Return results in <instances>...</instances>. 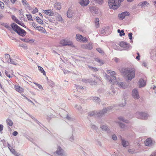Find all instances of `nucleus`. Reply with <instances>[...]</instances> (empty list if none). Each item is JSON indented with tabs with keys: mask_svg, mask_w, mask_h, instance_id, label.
Wrapping results in <instances>:
<instances>
[{
	"mask_svg": "<svg viewBox=\"0 0 156 156\" xmlns=\"http://www.w3.org/2000/svg\"><path fill=\"white\" fill-rule=\"evenodd\" d=\"M139 87H144L146 84V82L143 79H140L139 81Z\"/></svg>",
	"mask_w": 156,
	"mask_h": 156,
	"instance_id": "nucleus-18",
	"label": "nucleus"
},
{
	"mask_svg": "<svg viewBox=\"0 0 156 156\" xmlns=\"http://www.w3.org/2000/svg\"><path fill=\"white\" fill-rule=\"evenodd\" d=\"M55 7L58 10H60L61 8V4L60 3L57 2L55 3Z\"/></svg>",
	"mask_w": 156,
	"mask_h": 156,
	"instance_id": "nucleus-26",
	"label": "nucleus"
},
{
	"mask_svg": "<svg viewBox=\"0 0 156 156\" xmlns=\"http://www.w3.org/2000/svg\"><path fill=\"white\" fill-rule=\"evenodd\" d=\"M122 144L124 147H126L129 145L128 142L125 141L124 139H122Z\"/></svg>",
	"mask_w": 156,
	"mask_h": 156,
	"instance_id": "nucleus-21",
	"label": "nucleus"
},
{
	"mask_svg": "<svg viewBox=\"0 0 156 156\" xmlns=\"http://www.w3.org/2000/svg\"><path fill=\"white\" fill-rule=\"evenodd\" d=\"M91 128L93 129H94L95 130H96L98 129L97 127L94 124H91Z\"/></svg>",
	"mask_w": 156,
	"mask_h": 156,
	"instance_id": "nucleus-48",
	"label": "nucleus"
},
{
	"mask_svg": "<svg viewBox=\"0 0 156 156\" xmlns=\"http://www.w3.org/2000/svg\"><path fill=\"white\" fill-rule=\"evenodd\" d=\"M35 84L36 85H37V87H38L40 89H43V87H42V86L40 85V84H38L37 83H35Z\"/></svg>",
	"mask_w": 156,
	"mask_h": 156,
	"instance_id": "nucleus-63",
	"label": "nucleus"
},
{
	"mask_svg": "<svg viewBox=\"0 0 156 156\" xmlns=\"http://www.w3.org/2000/svg\"><path fill=\"white\" fill-rule=\"evenodd\" d=\"M15 90L19 93H22L23 92V89L21 88L20 86L17 85H15L14 87Z\"/></svg>",
	"mask_w": 156,
	"mask_h": 156,
	"instance_id": "nucleus-20",
	"label": "nucleus"
},
{
	"mask_svg": "<svg viewBox=\"0 0 156 156\" xmlns=\"http://www.w3.org/2000/svg\"><path fill=\"white\" fill-rule=\"evenodd\" d=\"M115 84L118 85L120 88L125 89L126 87V84L124 82H119L116 80V83Z\"/></svg>",
	"mask_w": 156,
	"mask_h": 156,
	"instance_id": "nucleus-16",
	"label": "nucleus"
},
{
	"mask_svg": "<svg viewBox=\"0 0 156 156\" xmlns=\"http://www.w3.org/2000/svg\"><path fill=\"white\" fill-rule=\"evenodd\" d=\"M85 48L86 49L91 50L92 49L93 47L92 44L89 43L86 45L85 46Z\"/></svg>",
	"mask_w": 156,
	"mask_h": 156,
	"instance_id": "nucleus-28",
	"label": "nucleus"
},
{
	"mask_svg": "<svg viewBox=\"0 0 156 156\" xmlns=\"http://www.w3.org/2000/svg\"><path fill=\"white\" fill-rule=\"evenodd\" d=\"M7 62L8 63L11 64L15 65H17V63L14 60H12L11 58H10V59H8L7 61Z\"/></svg>",
	"mask_w": 156,
	"mask_h": 156,
	"instance_id": "nucleus-25",
	"label": "nucleus"
},
{
	"mask_svg": "<svg viewBox=\"0 0 156 156\" xmlns=\"http://www.w3.org/2000/svg\"><path fill=\"white\" fill-rule=\"evenodd\" d=\"M118 123L121 128H124L125 127V125L124 124L121 123L120 122H118Z\"/></svg>",
	"mask_w": 156,
	"mask_h": 156,
	"instance_id": "nucleus-41",
	"label": "nucleus"
},
{
	"mask_svg": "<svg viewBox=\"0 0 156 156\" xmlns=\"http://www.w3.org/2000/svg\"><path fill=\"white\" fill-rule=\"evenodd\" d=\"M10 150V151L12 153V154L14 155L16 154V153L17 152L13 148H11V149Z\"/></svg>",
	"mask_w": 156,
	"mask_h": 156,
	"instance_id": "nucleus-49",
	"label": "nucleus"
},
{
	"mask_svg": "<svg viewBox=\"0 0 156 156\" xmlns=\"http://www.w3.org/2000/svg\"><path fill=\"white\" fill-rule=\"evenodd\" d=\"M118 33H119V36H122L125 35V33L124 32L123 30H120V29H118L117 30Z\"/></svg>",
	"mask_w": 156,
	"mask_h": 156,
	"instance_id": "nucleus-30",
	"label": "nucleus"
},
{
	"mask_svg": "<svg viewBox=\"0 0 156 156\" xmlns=\"http://www.w3.org/2000/svg\"><path fill=\"white\" fill-rule=\"evenodd\" d=\"M101 128L103 131H106L108 133L110 132V130L106 125H102L101 126Z\"/></svg>",
	"mask_w": 156,
	"mask_h": 156,
	"instance_id": "nucleus-19",
	"label": "nucleus"
},
{
	"mask_svg": "<svg viewBox=\"0 0 156 156\" xmlns=\"http://www.w3.org/2000/svg\"><path fill=\"white\" fill-rule=\"evenodd\" d=\"M119 45L120 47L123 48V50H125L128 51L132 48L130 44L123 41L120 42Z\"/></svg>",
	"mask_w": 156,
	"mask_h": 156,
	"instance_id": "nucleus-7",
	"label": "nucleus"
},
{
	"mask_svg": "<svg viewBox=\"0 0 156 156\" xmlns=\"http://www.w3.org/2000/svg\"><path fill=\"white\" fill-rule=\"evenodd\" d=\"M34 41V39H28V43H33Z\"/></svg>",
	"mask_w": 156,
	"mask_h": 156,
	"instance_id": "nucleus-64",
	"label": "nucleus"
},
{
	"mask_svg": "<svg viewBox=\"0 0 156 156\" xmlns=\"http://www.w3.org/2000/svg\"><path fill=\"white\" fill-rule=\"evenodd\" d=\"M75 108H76L77 110L79 111L80 112L81 114L84 113L86 112L87 111H84L82 109V107L80 105H76L74 107Z\"/></svg>",
	"mask_w": 156,
	"mask_h": 156,
	"instance_id": "nucleus-14",
	"label": "nucleus"
},
{
	"mask_svg": "<svg viewBox=\"0 0 156 156\" xmlns=\"http://www.w3.org/2000/svg\"><path fill=\"white\" fill-rule=\"evenodd\" d=\"M38 9L37 8H35L32 11V14H34L38 12Z\"/></svg>",
	"mask_w": 156,
	"mask_h": 156,
	"instance_id": "nucleus-47",
	"label": "nucleus"
},
{
	"mask_svg": "<svg viewBox=\"0 0 156 156\" xmlns=\"http://www.w3.org/2000/svg\"><path fill=\"white\" fill-rule=\"evenodd\" d=\"M48 84L50 86L52 87H53L54 86L55 84L53 83L52 81L51 80H49L48 81Z\"/></svg>",
	"mask_w": 156,
	"mask_h": 156,
	"instance_id": "nucleus-37",
	"label": "nucleus"
},
{
	"mask_svg": "<svg viewBox=\"0 0 156 156\" xmlns=\"http://www.w3.org/2000/svg\"><path fill=\"white\" fill-rule=\"evenodd\" d=\"M120 71L123 75L127 76V80L131 81L135 77V71L132 68H122L120 69Z\"/></svg>",
	"mask_w": 156,
	"mask_h": 156,
	"instance_id": "nucleus-1",
	"label": "nucleus"
},
{
	"mask_svg": "<svg viewBox=\"0 0 156 156\" xmlns=\"http://www.w3.org/2000/svg\"><path fill=\"white\" fill-rule=\"evenodd\" d=\"M83 38V36L79 34H77L76 35V38L77 41L78 40L81 41V38Z\"/></svg>",
	"mask_w": 156,
	"mask_h": 156,
	"instance_id": "nucleus-31",
	"label": "nucleus"
},
{
	"mask_svg": "<svg viewBox=\"0 0 156 156\" xmlns=\"http://www.w3.org/2000/svg\"><path fill=\"white\" fill-rule=\"evenodd\" d=\"M4 26L6 28H8L9 30H11V28L10 27L9 23H5L4 24Z\"/></svg>",
	"mask_w": 156,
	"mask_h": 156,
	"instance_id": "nucleus-43",
	"label": "nucleus"
},
{
	"mask_svg": "<svg viewBox=\"0 0 156 156\" xmlns=\"http://www.w3.org/2000/svg\"><path fill=\"white\" fill-rule=\"evenodd\" d=\"M95 61L100 63L101 65H102L103 64V63L102 61L101 60L99 59L98 58H96L95 59Z\"/></svg>",
	"mask_w": 156,
	"mask_h": 156,
	"instance_id": "nucleus-40",
	"label": "nucleus"
},
{
	"mask_svg": "<svg viewBox=\"0 0 156 156\" xmlns=\"http://www.w3.org/2000/svg\"><path fill=\"white\" fill-rule=\"evenodd\" d=\"M20 45L25 49H27V46L26 44H20Z\"/></svg>",
	"mask_w": 156,
	"mask_h": 156,
	"instance_id": "nucleus-51",
	"label": "nucleus"
},
{
	"mask_svg": "<svg viewBox=\"0 0 156 156\" xmlns=\"http://www.w3.org/2000/svg\"><path fill=\"white\" fill-rule=\"evenodd\" d=\"M132 95L135 99H139L140 98L138 92L136 89H134L132 90Z\"/></svg>",
	"mask_w": 156,
	"mask_h": 156,
	"instance_id": "nucleus-12",
	"label": "nucleus"
},
{
	"mask_svg": "<svg viewBox=\"0 0 156 156\" xmlns=\"http://www.w3.org/2000/svg\"><path fill=\"white\" fill-rule=\"evenodd\" d=\"M95 23L96 27H98L99 26V19L96 18L95 19Z\"/></svg>",
	"mask_w": 156,
	"mask_h": 156,
	"instance_id": "nucleus-38",
	"label": "nucleus"
},
{
	"mask_svg": "<svg viewBox=\"0 0 156 156\" xmlns=\"http://www.w3.org/2000/svg\"><path fill=\"white\" fill-rule=\"evenodd\" d=\"M89 0H82L80 1V4L82 6L87 5L89 3Z\"/></svg>",
	"mask_w": 156,
	"mask_h": 156,
	"instance_id": "nucleus-17",
	"label": "nucleus"
},
{
	"mask_svg": "<svg viewBox=\"0 0 156 156\" xmlns=\"http://www.w3.org/2000/svg\"><path fill=\"white\" fill-rule=\"evenodd\" d=\"M89 68L93 69L94 71L95 72H96L97 71H98V69L96 67H91L90 66H89Z\"/></svg>",
	"mask_w": 156,
	"mask_h": 156,
	"instance_id": "nucleus-59",
	"label": "nucleus"
},
{
	"mask_svg": "<svg viewBox=\"0 0 156 156\" xmlns=\"http://www.w3.org/2000/svg\"><path fill=\"white\" fill-rule=\"evenodd\" d=\"M29 115L30 117L32 119L34 120V121L38 124L40 125V124L41 123L37 119H36L34 116L32 115Z\"/></svg>",
	"mask_w": 156,
	"mask_h": 156,
	"instance_id": "nucleus-35",
	"label": "nucleus"
},
{
	"mask_svg": "<svg viewBox=\"0 0 156 156\" xmlns=\"http://www.w3.org/2000/svg\"><path fill=\"white\" fill-rule=\"evenodd\" d=\"M112 107H108L106 108H104L102 110L99 112H97L96 114L97 116L100 117L104 115L107 112L112 108Z\"/></svg>",
	"mask_w": 156,
	"mask_h": 156,
	"instance_id": "nucleus-6",
	"label": "nucleus"
},
{
	"mask_svg": "<svg viewBox=\"0 0 156 156\" xmlns=\"http://www.w3.org/2000/svg\"><path fill=\"white\" fill-rule=\"evenodd\" d=\"M38 67L39 71L42 73L44 75H46L45 72L43 68L40 66H38Z\"/></svg>",
	"mask_w": 156,
	"mask_h": 156,
	"instance_id": "nucleus-27",
	"label": "nucleus"
},
{
	"mask_svg": "<svg viewBox=\"0 0 156 156\" xmlns=\"http://www.w3.org/2000/svg\"><path fill=\"white\" fill-rule=\"evenodd\" d=\"M12 29L16 32L19 35L24 37L25 36L27 32L23 29L14 23H12L11 24Z\"/></svg>",
	"mask_w": 156,
	"mask_h": 156,
	"instance_id": "nucleus-2",
	"label": "nucleus"
},
{
	"mask_svg": "<svg viewBox=\"0 0 156 156\" xmlns=\"http://www.w3.org/2000/svg\"><path fill=\"white\" fill-rule=\"evenodd\" d=\"M108 73L111 75L109 76L107 74H106V77L107 79L110 83H112L113 84H115L116 82V78L115 76H114V75L115 73L114 71L110 70H108L107 71Z\"/></svg>",
	"mask_w": 156,
	"mask_h": 156,
	"instance_id": "nucleus-4",
	"label": "nucleus"
},
{
	"mask_svg": "<svg viewBox=\"0 0 156 156\" xmlns=\"http://www.w3.org/2000/svg\"><path fill=\"white\" fill-rule=\"evenodd\" d=\"M38 30L39 31H42L43 32H44V31H45V29L44 27L41 26L40 27L39 29H38Z\"/></svg>",
	"mask_w": 156,
	"mask_h": 156,
	"instance_id": "nucleus-58",
	"label": "nucleus"
},
{
	"mask_svg": "<svg viewBox=\"0 0 156 156\" xmlns=\"http://www.w3.org/2000/svg\"><path fill=\"white\" fill-rule=\"evenodd\" d=\"M36 19L37 21L40 24H42L43 23V21L40 19L39 17L37 16L36 17Z\"/></svg>",
	"mask_w": 156,
	"mask_h": 156,
	"instance_id": "nucleus-29",
	"label": "nucleus"
},
{
	"mask_svg": "<svg viewBox=\"0 0 156 156\" xmlns=\"http://www.w3.org/2000/svg\"><path fill=\"white\" fill-rule=\"evenodd\" d=\"M5 57L7 59L8 58L9 59H10L11 58L10 55L9 54H5Z\"/></svg>",
	"mask_w": 156,
	"mask_h": 156,
	"instance_id": "nucleus-57",
	"label": "nucleus"
},
{
	"mask_svg": "<svg viewBox=\"0 0 156 156\" xmlns=\"http://www.w3.org/2000/svg\"><path fill=\"white\" fill-rule=\"evenodd\" d=\"M94 77V78H90L88 80H86V82H88L90 83H91V85H95L97 84V80H99L100 78L98 76H96L93 75Z\"/></svg>",
	"mask_w": 156,
	"mask_h": 156,
	"instance_id": "nucleus-8",
	"label": "nucleus"
},
{
	"mask_svg": "<svg viewBox=\"0 0 156 156\" xmlns=\"http://www.w3.org/2000/svg\"><path fill=\"white\" fill-rule=\"evenodd\" d=\"M144 143L146 146H151L152 145V140L151 138H148L145 141Z\"/></svg>",
	"mask_w": 156,
	"mask_h": 156,
	"instance_id": "nucleus-15",
	"label": "nucleus"
},
{
	"mask_svg": "<svg viewBox=\"0 0 156 156\" xmlns=\"http://www.w3.org/2000/svg\"><path fill=\"white\" fill-rule=\"evenodd\" d=\"M96 50L99 53H101L102 54L104 53V52L103 51V50L100 48H97Z\"/></svg>",
	"mask_w": 156,
	"mask_h": 156,
	"instance_id": "nucleus-42",
	"label": "nucleus"
},
{
	"mask_svg": "<svg viewBox=\"0 0 156 156\" xmlns=\"http://www.w3.org/2000/svg\"><path fill=\"white\" fill-rule=\"evenodd\" d=\"M23 12V9H21L20 10H19V13L20 16L22 15L23 16H24Z\"/></svg>",
	"mask_w": 156,
	"mask_h": 156,
	"instance_id": "nucleus-56",
	"label": "nucleus"
},
{
	"mask_svg": "<svg viewBox=\"0 0 156 156\" xmlns=\"http://www.w3.org/2000/svg\"><path fill=\"white\" fill-rule=\"evenodd\" d=\"M129 13L127 12H124L121 14H119L118 15L119 18L120 20H123L125 16H129Z\"/></svg>",
	"mask_w": 156,
	"mask_h": 156,
	"instance_id": "nucleus-13",
	"label": "nucleus"
},
{
	"mask_svg": "<svg viewBox=\"0 0 156 156\" xmlns=\"http://www.w3.org/2000/svg\"><path fill=\"white\" fill-rule=\"evenodd\" d=\"M67 16L68 18H70L72 17L73 15L72 13H69L68 11L67 12Z\"/></svg>",
	"mask_w": 156,
	"mask_h": 156,
	"instance_id": "nucleus-44",
	"label": "nucleus"
},
{
	"mask_svg": "<svg viewBox=\"0 0 156 156\" xmlns=\"http://www.w3.org/2000/svg\"><path fill=\"white\" fill-rule=\"evenodd\" d=\"M44 12L45 14L49 15L52 16L53 15V13L51 10H44Z\"/></svg>",
	"mask_w": 156,
	"mask_h": 156,
	"instance_id": "nucleus-24",
	"label": "nucleus"
},
{
	"mask_svg": "<svg viewBox=\"0 0 156 156\" xmlns=\"http://www.w3.org/2000/svg\"><path fill=\"white\" fill-rule=\"evenodd\" d=\"M92 100L93 101L97 103H100L101 101L100 98L97 97H94L93 98Z\"/></svg>",
	"mask_w": 156,
	"mask_h": 156,
	"instance_id": "nucleus-22",
	"label": "nucleus"
},
{
	"mask_svg": "<svg viewBox=\"0 0 156 156\" xmlns=\"http://www.w3.org/2000/svg\"><path fill=\"white\" fill-rule=\"evenodd\" d=\"M11 18L13 20L18 24L23 27H24L27 28L24 23L19 21L14 15H11Z\"/></svg>",
	"mask_w": 156,
	"mask_h": 156,
	"instance_id": "nucleus-10",
	"label": "nucleus"
},
{
	"mask_svg": "<svg viewBox=\"0 0 156 156\" xmlns=\"http://www.w3.org/2000/svg\"><path fill=\"white\" fill-rule=\"evenodd\" d=\"M140 5L142 7H143L145 6V5L146 4H148V3L147 2V1H145L144 2H141L140 3Z\"/></svg>",
	"mask_w": 156,
	"mask_h": 156,
	"instance_id": "nucleus-36",
	"label": "nucleus"
},
{
	"mask_svg": "<svg viewBox=\"0 0 156 156\" xmlns=\"http://www.w3.org/2000/svg\"><path fill=\"white\" fill-rule=\"evenodd\" d=\"M75 86H76V89L78 90V89H80L81 90H83V87H82L81 86H80L79 85H75Z\"/></svg>",
	"mask_w": 156,
	"mask_h": 156,
	"instance_id": "nucleus-50",
	"label": "nucleus"
},
{
	"mask_svg": "<svg viewBox=\"0 0 156 156\" xmlns=\"http://www.w3.org/2000/svg\"><path fill=\"white\" fill-rule=\"evenodd\" d=\"M128 152L130 153L133 154L135 153V151L132 149H129L128 150Z\"/></svg>",
	"mask_w": 156,
	"mask_h": 156,
	"instance_id": "nucleus-61",
	"label": "nucleus"
},
{
	"mask_svg": "<svg viewBox=\"0 0 156 156\" xmlns=\"http://www.w3.org/2000/svg\"><path fill=\"white\" fill-rule=\"evenodd\" d=\"M100 33L104 35L105 34V29H102L100 31Z\"/></svg>",
	"mask_w": 156,
	"mask_h": 156,
	"instance_id": "nucleus-54",
	"label": "nucleus"
},
{
	"mask_svg": "<svg viewBox=\"0 0 156 156\" xmlns=\"http://www.w3.org/2000/svg\"><path fill=\"white\" fill-rule=\"evenodd\" d=\"M26 16L29 20H33L32 17L31 15L26 14Z\"/></svg>",
	"mask_w": 156,
	"mask_h": 156,
	"instance_id": "nucleus-39",
	"label": "nucleus"
},
{
	"mask_svg": "<svg viewBox=\"0 0 156 156\" xmlns=\"http://www.w3.org/2000/svg\"><path fill=\"white\" fill-rule=\"evenodd\" d=\"M7 124L9 126H11L13 125L12 121L10 119H8L6 120Z\"/></svg>",
	"mask_w": 156,
	"mask_h": 156,
	"instance_id": "nucleus-33",
	"label": "nucleus"
},
{
	"mask_svg": "<svg viewBox=\"0 0 156 156\" xmlns=\"http://www.w3.org/2000/svg\"><path fill=\"white\" fill-rule=\"evenodd\" d=\"M22 2L24 5H27L28 7H29V8H30V7L29 6V4L26 0H22Z\"/></svg>",
	"mask_w": 156,
	"mask_h": 156,
	"instance_id": "nucleus-34",
	"label": "nucleus"
},
{
	"mask_svg": "<svg viewBox=\"0 0 156 156\" xmlns=\"http://www.w3.org/2000/svg\"><path fill=\"white\" fill-rule=\"evenodd\" d=\"M132 35H133V34L131 32L129 33L128 34V36L129 37V38L130 40H131L132 39V38H133Z\"/></svg>",
	"mask_w": 156,
	"mask_h": 156,
	"instance_id": "nucleus-55",
	"label": "nucleus"
},
{
	"mask_svg": "<svg viewBox=\"0 0 156 156\" xmlns=\"http://www.w3.org/2000/svg\"><path fill=\"white\" fill-rule=\"evenodd\" d=\"M124 0H109L108 4L110 8L115 10L117 9Z\"/></svg>",
	"mask_w": 156,
	"mask_h": 156,
	"instance_id": "nucleus-3",
	"label": "nucleus"
},
{
	"mask_svg": "<svg viewBox=\"0 0 156 156\" xmlns=\"http://www.w3.org/2000/svg\"><path fill=\"white\" fill-rule=\"evenodd\" d=\"M136 117L140 119L146 120L147 119L149 115L147 113L144 112H137L136 113Z\"/></svg>",
	"mask_w": 156,
	"mask_h": 156,
	"instance_id": "nucleus-5",
	"label": "nucleus"
},
{
	"mask_svg": "<svg viewBox=\"0 0 156 156\" xmlns=\"http://www.w3.org/2000/svg\"><path fill=\"white\" fill-rule=\"evenodd\" d=\"M5 75L9 78H12V76L11 75L9 74V73L6 70L5 71Z\"/></svg>",
	"mask_w": 156,
	"mask_h": 156,
	"instance_id": "nucleus-52",
	"label": "nucleus"
},
{
	"mask_svg": "<svg viewBox=\"0 0 156 156\" xmlns=\"http://www.w3.org/2000/svg\"><path fill=\"white\" fill-rule=\"evenodd\" d=\"M4 8V3L0 1V8L2 9H3Z\"/></svg>",
	"mask_w": 156,
	"mask_h": 156,
	"instance_id": "nucleus-45",
	"label": "nucleus"
},
{
	"mask_svg": "<svg viewBox=\"0 0 156 156\" xmlns=\"http://www.w3.org/2000/svg\"><path fill=\"white\" fill-rule=\"evenodd\" d=\"M118 119L120 121H122V122L126 123H128L129 122V120L126 119H125L123 117L121 116H120L118 117Z\"/></svg>",
	"mask_w": 156,
	"mask_h": 156,
	"instance_id": "nucleus-32",
	"label": "nucleus"
},
{
	"mask_svg": "<svg viewBox=\"0 0 156 156\" xmlns=\"http://www.w3.org/2000/svg\"><path fill=\"white\" fill-rule=\"evenodd\" d=\"M90 11L94 14L97 13L98 9L97 8L94 7H91L90 8Z\"/></svg>",
	"mask_w": 156,
	"mask_h": 156,
	"instance_id": "nucleus-23",
	"label": "nucleus"
},
{
	"mask_svg": "<svg viewBox=\"0 0 156 156\" xmlns=\"http://www.w3.org/2000/svg\"><path fill=\"white\" fill-rule=\"evenodd\" d=\"M60 44L63 46H69L74 47L72 41L63 39L60 41Z\"/></svg>",
	"mask_w": 156,
	"mask_h": 156,
	"instance_id": "nucleus-9",
	"label": "nucleus"
},
{
	"mask_svg": "<svg viewBox=\"0 0 156 156\" xmlns=\"http://www.w3.org/2000/svg\"><path fill=\"white\" fill-rule=\"evenodd\" d=\"M55 153L58 155L60 156H66L64 153V150L59 146L58 147L57 150L56 151Z\"/></svg>",
	"mask_w": 156,
	"mask_h": 156,
	"instance_id": "nucleus-11",
	"label": "nucleus"
},
{
	"mask_svg": "<svg viewBox=\"0 0 156 156\" xmlns=\"http://www.w3.org/2000/svg\"><path fill=\"white\" fill-rule=\"evenodd\" d=\"M87 41V38L84 37H83V38H81V40L80 41H82L83 42Z\"/></svg>",
	"mask_w": 156,
	"mask_h": 156,
	"instance_id": "nucleus-62",
	"label": "nucleus"
},
{
	"mask_svg": "<svg viewBox=\"0 0 156 156\" xmlns=\"http://www.w3.org/2000/svg\"><path fill=\"white\" fill-rule=\"evenodd\" d=\"M112 138L113 139V140H116L117 139V137L115 134H114L112 136Z\"/></svg>",
	"mask_w": 156,
	"mask_h": 156,
	"instance_id": "nucleus-60",
	"label": "nucleus"
},
{
	"mask_svg": "<svg viewBox=\"0 0 156 156\" xmlns=\"http://www.w3.org/2000/svg\"><path fill=\"white\" fill-rule=\"evenodd\" d=\"M20 39L22 41L28 43V38H20Z\"/></svg>",
	"mask_w": 156,
	"mask_h": 156,
	"instance_id": "nucleus-46",
	"label": "nucleus"
},
{
	"mask_svg": "<svg viewBox=\"0 0 156 156\" xmlns=\"http://www.w3.org/2000/svg\"><path fill=\"white\" fill-rule=\"evenodd\" d=\"M94 114H95V113H94V111H92L91 112H90L88 113V115L90 116H93Z\"/></svg>",
	"mask_w": 156,
	"mask_h": 156,
	"instance_id": "nucleus-53",
	"label": "nucleus"
}]
</instances>
